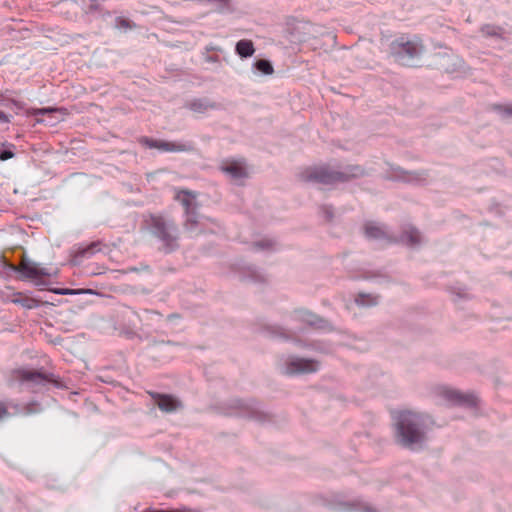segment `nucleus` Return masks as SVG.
Listing matches in <instances>:
<instances>
[{
    "mask_svg": "<svg viewBox=\"0 0 512 512\" xmlns=\"http://www.w3.org/2000/svg\"><path fill=\"white\" fill-rule=\"evenodd\" d=\"M235 51L240 57L248 58L254 54L255 48L251 40L243 39L237 42Z\"/></svg>",
    "mask_w": 512,
    "mask_h": 512,
    "instance_id": "17",
    "label": "nucleus"
},
{
    "mask_svg": "<svg viewBox=\"0 0 512 512\" xmlns=\"http://www.w3.org/2000/svg\"><path fill=\"white\" fill-rule=\"evenodd\" d=\"M443 396L453 404L463 405L467 407H474L477 405V397L473 394L461 393L453 389H445Z\"/></svg>",
    "mask_w": 512,
    "mask_h": 512,
    "instance_id": "8",
    "label": "nucleus"
},
{
    "mask_svg": "<svg viewBox=\"0 0 512 512\" xmlns=\"http://www.w3.org/2000/svg\"><path fill=\"white\" fill-rule=\"evenodd\" d=\"M185 214H186V221L184 223V227L187 230H193L199 224L196 210L195 211H191V213H185Z\"/></svg>",
    "mask_w": 512,
    "mask_h": 512,
    "instance_id": "23",
    "label": "nucleus"
},
{
    "mask_svg": "<svg viewBox=\"0 0 512 512\" xmlns=\"http://www.w3.org/2000/svg\"><path fill=\"white\" fill-rule=\"evenodd\" d=\"M154 403L163 412H173L182 407L181 401L169 394H161L158 392H148Z\"/></svg>",
    "mask_w": 512,
    "mask_h": 512,
    "instance_id": "7",
    "label": "nucleus"
},
{
    "mask_svg": "<svg viewBox=\"0 0 512 512\" xmlns=\"http://www.w3.org/2000/svg\"><path fill=\"white\" fill-rule=\"evenodd\" d=\"M116 26L118 28L132 29L136 25L132 21H130L129 19H126V18H123V17H118V18H116Z\"/></svg>",
    "mask_w": 512,
    "mask_h": 512,
    "instance_id": "30",
    "label": "nucleus"
},
{
    "mask_svg": "<svg viewBox=\"0 0 512 512\" xmlns=\"http://www.w3.org/2000/svg\"><path fill=\"white\" fill-rule=\"evenodd\" d=\"M11 302L19 304L26 309H33L41 304L39 300L32 298L21 292L14 293L12 295Z\"/></svg>",
    "mask_w": 512,
    "mask_h": 512,
    "instance_id": "15",
    "label": "nucleus"
},
{
    "mask_svg": "<svg viewBox=\"0 0 512 512\" xmlns=\"http://www.w3.org/2000/svg\"><path fill=\"white\" fill-rule=\"evenodd\" d=\"M58 294L61 295H68V294H79V293H93L92 290H73V289H59L55 291Z\"/></svg>",
    "mask_w": 512,
    "mask_h": 512,
    "instance_id": "31",
    "label": "nucleus"
},
{
    "mask_svg": "<svg viewBox=\"0 0 512 512\" xmlns=\"http://www.w3.org/2000/svg\"><path fill=\"white\" fill-rule=\"evenodd\" d=\"M244 276L250 279L253 282H264L265 277L260 272L252 267H248L245 269Z\"/></svg>",
    "mask_w": 512,
    "mask_h": 512,
    "instance_id": "24",
    "label": "nucleus"
},
{
    "mask_svg": "<svg viewBox=\"0 0 512 512\" xmlns=\"http://www.w3.org/2000/svg\"><path fill=\"white\" fill-rule=\"evenodd\" d=\"M395 419L397 436L402 445L413 447L425 441L424 422L420 415L402 411L397 414Z\"/></svg>",
    "mask_w": 512,
    "mask_h": 512,
    "instance_id": "2",
    "label": "nucleus"
},
{
    "mask_svg": "<svg viewBox=\"0 0 512 512\" xmlns=\"http://www.w3.org/2000/svg\"><path fill=\"white\" fill-rule=\"evenodd\" d=\"M364 232L368 238L371 239H385L389 243L396 242L397 240L390 236L384 227L375 222H367L364 224Z\"/></svg>",
    "mask_w": 512,
    "mask_h": 512,
    "instance_id": "11",
    "label": "nucleus"
},
{
    "mask_svg": "<svg viewBox=\"0 0 512 512\" xmlns=\"http://www.w3.org/2000/svg\"><path fill=\"white\" fill-rule=\"evenodd\" d=\"M220 169L229 174L235 180L248 177L245 162L238 160H225L222 162Z\"/></svg>",
    "mask_w": 512,
    "mask_h": 512,
    "instance_id": "10",
    "label": "nucleus"
},
{
    "mask_svg": "<svg viewBox=\"0 0 512 512\" xmlns=\"http://www.w3.org/2000/svg\"><path fill=\"white\" fill-rule=\"evenodd\" d=\"M138 143L148 148H155L163 152H184L191 151L193 149V146L190 143L156 140L147 136L139 137Z\"/></svg>",
    "mask_w": 512,
    "mask_h": 512,
    "instance_id": "4",
    "label": "nucleus"
},
{
    "mask_svg": "<svg viewBox=\"0 0 512 512\" xmlns=\"http://www.w3.org/2000/svg\"><path fill=\"white\" fill-rule=\"evenodd\" d=\"M144 512H195V511L184 507L182 509H173V510H150V509H148Z\"/></svg>",
    "mask_w": 512,
    "mask_h": 512,
    "instance_id": "33",
    "label": "nucleus"
},
{
    "mask_svg": "<svg viewBox=\"0 0 512 512\" xmlns=\"http://www.w3.org/2000/svg\"><path fill=\"white\" fill-rule=\"evenodd\" d=\"M102 11H103V7L99 3L98 0H89V4L87 6L86 13H96V12L100 13Z\"/></svg>",
    "mask_w": 512,
    "mask_h": 512,
    "instance_id": "29",
    "label": "nucleus"
},
{
    "mask_svg": "<svg viewBox=\"0 0 512 512\" xmlns=\"http://www.w3.org/2000/svg\"><path fill=\"white\" fill-rule=\"evenodd\" d=\"M62 113L67 114V109L64 107H45V108H27L25 109V114L27 116H36V115H45V114H53V113Z\"/></svg>",
    "mask_w": 512,
    "mask_h": 512,
    "instance_id": "19",
    "label": "nucleus"
},
{
    "mask_svg": "<svg viewBox=\"0 0 512 512\" xmlns=\"http://www.w3.org/2000/svg\"><path fill=\"white\" fill-rule=\"evenodd\" d=\"M14 156V153L10 150H4L0 152V159L2 161L8 160Z\"/></svg>",
    "mask_w": 512,
    "mask_h": 512,
    "instance_id": "35",
    "label": "nucleus"
},
{
    "mask_svg": "<svg viewBox=\"0 0 512 512\" xmlns=\"http://www.w3.org/2000/svg\"><path fill=\"white\" fill-rule=\"evenodd\" d=\"M11 103L17 107L18 109H24V103L20 102V101H17V100H14L12 99L11 100Z\"/></svg>",
    "mask_w": 512,
    "mask_h": 512,
    "instance_id": "38",
    "label": "nucleus"
},
{
    "mask_svg": "<svg viewBox=\"0 0 512 512\" xmlns=\"http://www.w3.org/2000/svg\"><path fill=\"white\" fill-rule=\"evenodd\" d=\"M13 380L19 382H28L33 385H44L45 383H55L52 374H46L37 370L24 368L15 369L11 372Z\"/></svg>",
    "mask_w": 512,
    "mask_h": 512,
    "instance_id": "5",
    "label": "nucleus"
},
{
    "mask_svg": "<svg viewBox=\"0 0 512 512\" xmlns=\"http://www.w3.org/2000/svg\"><path fill=\"white\" fill-rule=\"evenodd\" d=\"M317 370V362L314 360L295 358L287 362L286 372L293 373H310Z\"/></svg>",
    "mask_w": 512,
    "mask_h": 512,
    "instance_id": "9",
    "label": "nucleus"
},
{
    "mask_svg": "<svg viewBox=\"0 0 512 512\" xmlns=\"http://www.w3.org/2000/svg\"><path fill=\"white\" fill-rule=\"evenodd\" d=\"M396 177L400 180L406 181V182H418L422 180V178L415 173L406 172V171H399V173L396 175Z\"/></svg>",
    "mask_w": 512,
    "mask_h": 512,
    "instance_id": "26",
    "label": "nucleus"
},
{
    "mask_svg": "<svg viewBox=\"0 0 512 512\" xmlns=\"http://www.w3.org/2000/svg\"><path fill=\"white\" fill-rule=\"evenodd\" d=\"M175 199L179 201L185 208V213H191L196 210V195L188 190H179L175 195Z\"/></svg>",
    "mask_w": 512,
    "mask_h": 512,
    "instance_id": "13",
    "label": "nucleus"
},
{
    "mask_svg": "<svg viewBox=\"0 0 512 512\" xmlns=\"http://www.w3.org/2000/svg\"><path fill=\"white\" fill-rule=\"evenodd\" d=\"M12 269L22 273V275L25 278L33 280L36 285L46 284V281L44 279L50 276L49 272L46 269L39 268L26 260H23L17 266L13 265Z\"/></svg>",
    "mask_w": 512,
    "mask_h": 512,
    "instance_id": "6",
    "label": "nucleus"
},
{
    "mask_svg": "<svg viewBox=\"0 0 512 512\" xmlns=\"http://www.w3.org/2000/svg\"><path fill=\"white\" fill-rule=\"evenodd\" d=\"M187 107L195 112L204 113L209 109L216 108V104L204 99H194L188 102Z\"/></svg>",
    "mask_w": 512,
    "mask_h": 512,
    "instance_id": "18",
    "label": "nucleus"
},
{
    "mask_svg": "<svg viewBox=\"0 0 512 512\" xmlns=\"http://www.w3.org/2000/svg\"><path fill=\"white\" fill-rule=\"evenodd\" d=\"M321 212L323 214V216L325 217L326 220H331L332 217H333V211H332V208L330 206H322L321 207Z\"/></svg>",
    "mask_w": 512,
    "mask_h": 512,
    "instance_id": "32",
    "label": "nucleus"
},
{
    "mask_svg": "<svg viewBox=\"0 0 512 512\" xmlns=\"http://www.w3.org/2000/svg\"><path fill=\"white\" fill-rule=\"evenodd\" d=\"M145 223L162 242L166 253L178 248L177 227L173 223L167 221L161 215H150L145 220Z\"/></svg>",
    "mask_w": 512,
    "mask_h": 512,
    "instance_id": "3",
    "label": "nucleus"
},
{
    "mask_svg": "<svg viewBox=\"0 0 512 512\" xmlns=\"http://www.w3.org/2000/svg\"><path fill=\"white\" fill-rule=\"evenodd\" d=\"M243 415L258 421H264L268 417L263 412L252 407H246L245 411H243Z\"/></svg>",
    "mask_w": 512,
    "mask_h": 512,
    "instance_id": "25",
    "label": "nucleus"
},
{
    "mask_svg": "<svg viewBox=\"0 0 512 512\" xmlns=\"http://www.w3.org/2000/svg\"><path fill=\"white\" fill-rule=\"evenodd\" d=\"M492 110L505 116H512V104H493Z\"/></svg>",
    "mask_w": 512,
    "mask_h": 512,
    "instance_id": "28",
    "label": "nucleus"
},
{
    "mask_svg": "<svg viewBox=\"0 0 512 512\" xmlns=\"http://www.w3.org/2000/svg\"><path fill=\"white\" fill-rule=\"evenodd\" d=\"M362 175L363 170L359 166H348L343 171H338L328 165H319L304 168L298 176L303 182L333 185L347 182Z\"/></svg>",
    "mask_w": 512,
    "mask_h": 512,
    "instance_id": "1",
    "label": "nucleus"
},
{
    "mask_svg": "<svg viewBox=\"0 0 512 512\" xmlns=\"http://www.w3.org/2000/svg\"><path fill=\"white\" fill-rule=\"evenodd\" d=\"M399 241L407 245L414 246L420 243L421 235L416 228L407 226L403 229Z\"/></svg>",
    "mask_w": 512,
    "mask_h": 512,
    "instance_id": "14",
    "label": "nucleus"
},
{
    "mask_svg": "<svg viewBox=\"0 0 512 512\" xmlns=\"http://www.w3.org/2000/svg\"><path fill=\"white\" fill-rule=\"evenodd\" d=\"M8 408V404L0 402V420L9 415Z\"/></svg>",
    "mask_w": 512,
    "mask_h": 512,
    "instance_id": "34",
    "label": "nucleus"
},
{
    "mask_svg": "<svg viewBox=\"0 0 512 512\" xmlns=\"http://www.w3.org/2000/svg\"><path fill=\"white\" fill-rule=\"evenodd\" d=\"M481 31L484 35L486 36H491V37H502L503 35V28L499 27V26H495V25H484L482 28H481Z\"/></svg>",
    "mask_w": 512,
    "mask_h": 512,
    "instance_id": "21",
    "label": "nucleus"
},
{
    "mask_svg": "<svg viewBox=\"0 0 512 512\" xmlns=\"http://www.w3.org/2000/svg\"><path fill=\"white\" fill-rule=\"evenodd\" d=\"M302 320L305 321L309 326L314 328H322L324 321L312 313H303L301 316Z\"/></svg>",
    "mask_w": 512,
    "mask_h": 512,
    "instance_id": "20",
    "label": "nucleus"
},
{
    "mask_svg": "<svg viewBox=\"0 0 512 512\" xmlns=\"http://www.w3.org/2000/svg\"><path fill=\"white\" fill-rule=\"evenodd\" d=\"M279 330H280L279 335H281L285 338H289V336L284 332V330H282V329H279Z\"/></svg>",
    "mask_w": 512,
    "mask_h": 512,
    "instance_id": "40",
    "label": "nucleus"
},
{
    "mask_svg": "<svg viewBox=\"0 0 512 512\" xmlns=\"http://www.w3.org/2000/svg\"><path fill=\"white\" fill-rule=\"evenodd\" d=\"M104 246L102 241H94L86 247L77 249L73 254L74 264H79L83 258L92 257L95 253L100 252Z\"/></svg>",
    "mask_w": 512,
    "mask_h": 512,
    "instance_id": "12",
    "label": "nucleus"
},
{
    "mask_svg": "<svg viewBox=\"0 0 512 512\" xmlns=\"http://www.w3.org/2000/svg\"><path fill=\"white\" fill-rule=\"evenodd\" d=\"M355 301L361 305H372L376 304L377 298L368 294H358Z\"/></svg>",
    "mask_w": 512,
    "mask_h": 512,
    "instance_id": "27",
    "label": "nucleus"
},
{
    "mask_svg": "<svg viewBox=\"0 0 512 512\" xmlns=\"http://www.w3.org/2000/svg\"><path fill=\"white\" fill-rule=\"evenodd\" d=\"M393 49L395 50V54H400V52H404L410 57H415L419 52L418 44L412 41L402 42L396 45L393 44Z\"/></svg>",
    "mask_w": 512,
    "mask_h": 512,
    "instance_id": "16",
    "label": "nucleus"
},
{
    "mask_svg": "<svg viewBox=\"0 0 512 512\" xmlns=\"http://www.w3.org/2000/svg\"><path fill=\"white\" fill-rule=\"evenodd\" d=\"M0 122H4V123L9 122L8 116L2 111H0Z\"/></svg>",
    "mask_w": 512,
    "mask_h": 512,
    "instance_id": "39",
    "label": "nucleus"
},
{
    "mask_svg": "<svg viewBox=\"0 0 512 512\" xmlns=\"http://www.w3.org/2000/svg\"><path fill=\"white\" fill-rule=\"evenodd\" d=\"M364 510L365 512H374V510L370 507H365Z\"/></svg>",
    "mask_w": 512,
    "mask_h": 512,
    "instance_id": "41",
    "label": "nucleus"
},
{
    "mask_svg": "<svg viewBox=\"0 0 512 512\" xmlns=\"http://www.w3.org/2000/svg\"><path fill=\"white\" fill-rule=\"evenodd\" d=\"M37 407H38V404H36V403L28 404L25 406V412L26 413L35 412V411H37Z\"/></svg>",
    "mask_w": 512,
    "mask_h": 512,
    "instance_id": "36",
    "label": "nucleus"
},
{
    "mask_svg": "<svg viewBox=\"0 0 512 512\" xmlns=\"http://www.w3.org/2000/svg\"><path fill=\"white\" fill-rule=\"evenodd\" d=\"M256 246H258L260 248L270 247L271 246V242H269V241H260V242L256 243Z\"/></svg>",
    "mask_w": 512,
    "mask_h": 512,
    "instance_id": "37",
    "label": "nucleus"
},
{
    "mask_svg": "<svg viewBox=\"0 0 512 512\" xmlns=\"http://www.w3.org/2000/svg\"><path fill=\"white\" fill-rule=\"evenodd\" d=\"M254 65L258 71H260L264 74L270 75L274 72L273 66L270 63V61H268V60H265V59L257 60Z\"/></svg>",
    "mask_w": 512,
    "mask_h": 512,
    "instance_id": "22",
    "label": "nucleus"
}]
</instances>
